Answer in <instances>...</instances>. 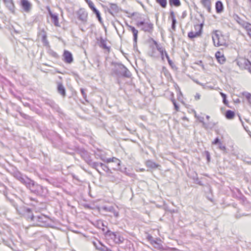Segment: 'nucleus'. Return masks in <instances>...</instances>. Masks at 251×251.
<instances>
[{"label":"nucleus","instance_id":"39","mask_svg":"<svg viewBox=\"0 0 251 251\" xmlns=\"http://www.w3.org/2000/svg\"><path fill=\"white\" fill-rule=\"evenodd\" d=\"M90 8H92L93 6H94V4L92 1H89L88 3H87Z\"/></svg>","mask_w":251,"mask_h":251},{"label":"nucleus","instance_id":"45","mask_svg":"<svg viewBox=\"0 0 251 251\" xmlns=\"http://www.w3.org/2000/svg\"><path fill=\"white\" fill-rule=\"evenodd\" d=\"M80 90H81V92L83 97L84 98L86 97V94L85 93V92H84L85 90L83 89H81Z\"/></svg>","mask_w":251,"mask_h":251},{"label":"nucleus","instance_id":"6","mask_svg":"<svg viewBox=\"0 0 251 251\" xmlns=\"http://www.w3.org/2000/svg\"><path fill=\"white\" fill-rule=\"evenodd\" d=\"M44 219H46V218L43 216L35 217L31 215V220L35 222V224L36 226H43L45 225L44 221Z\"/></svg>","mask_w":251,"mask_h":251},{"label":"nucleus","instance_id":"17","mask_svg":"<svg viewBox=\"0 0 251 251\" xmlns=\"http://www.w3.org/2000/svg\"><path fill=\"white\" fill-rule=\"evenodd\" d=\"M57 91L63 97L66 96V91L65 87L61 83H58L57 84Z\"/></svg>","mask_w":251,"mask_h":251},{"label":"nucleus","instance_id":"3","mask_svg":"<svg viewBox=\"0 0 251 251\" xmlns=\"http://www.w3.org/2000/svg\"><path fill=\"white\" fill-rule=\"evenodd\" d=\"M250 56L251 57V52L250 53ZM236 62L240 68L249 70L251 73V62L250 60L245 58L238 57L236 59Z\"/></svg>","mask_w":251,"mask_h":251},{"label":"nucleus","instance_id":"18","mask_svg":"<svg viewBox=\"0 0 251 251\" xmlns=\"http://www.w3.org/2000/svg\"><path fill=\"white\" fill-rule=\"evenodd\" d=\"M153 28V24L151 22H145L144 26L142 28V30L145 31H149Z\"/></svg>","mask_w":251,"mask_h":251},{"label":"nucleus","instance_id":"57","mask_svg":"<svg viewBox=\"0 0 251 251\" xmlns=\"http://www.w3.org/2000/svg\"><path fill=\"white\" fill-rule=\"evenodd\" d=\"M243 126H244V127L245 129L247 132H248V130L247 128H246V127L244 125H243Z\"/></svg>","mask_w":251,"mask_h":251},{"label":"nucleus","instance_id":"50","mask_svg":"<svg viewBox=\"0 0 251 251\" xmlns=\"http://www.w3.org/2000/svg\"><path fill=\"white\" fill-rule=\"evenodd\" d=\"M99 249L101 250V251H106L107 250V249L105 247L101 248Z\"/></svg>","mask_w":251,"mask_h":251},{"label":"nucleus","instance_id":"19","mask_svg":"<svg viewBox=\"0 0 251 251\" xmlns=\"http://www.w3.org/2000/svg\"><path fill=\"white\" fill-rule=\"evenodd\" d=\"M216 10L218 13H221L223 11L224 7L222 2L220 1H218L216 3Z\"/></svg>","mask_w":251,"mask_h":251},{"label":"nucleus","instance_id":"29","mask_svg":"<svg viewBox=\"0 0 251 251\" xmlns=\"http://www.w3.org/2000/svg\"><path fill=\"white\" fill-rule=\"evenodd\" d=\"M38 36L41 39L43 38H45V37H46L47 36L46 32L44 29H43V30H42L40 32V33H39Z\"/></svg>","mask_w":251,"mask_h":251},{"label":"nucleus","instance_id":"25","mask_svg":"<svg viewBox=\"0 0 251 251\" xmlns=\"http://www.w3.org/2000/svg\"><path fill=\"white\" fill-rule=\"evenodd\" d=\"M156 1L159 3L163 8H165L167 5V0H156Z\"/></svg>","mask_w":251,"mask_h":251},{"label":"nucleus","instance_id":"42","mask_svg":"<svg viewBox=\"0 0 251 251\" xmlns=\"http://www.w3.org/2000/svg\"><path fill=\"white\" fill-rule=\"evenodd\" d=\"M128 30L131 31L132 32H133V30H136V29L134 27L132 26L131 25H128Z\"/></svg>","mask_w":251,"mask_h":251},{"label":"nucleus","instance_id":"11","mask_svg":"<svg viewBox=\"0 0 251 251\" xmlns=\"http://www.w3.org/2000/svg\"><path fill=\"white\" fill-rule=\"evenodd\" d=\"M239 24L242 25V26L245 28L248 32V34L251 38V24L244 21H242Z\"/></svg>","mask_w":251,"mask_h":251},{"label":"nucleus","instance_id":"24","mask_svg":"<svg viewBox=\"0 0 251 251\" xmlns=\"http://www.w3.org/2000/svg\"><path fill=\"white\" fill-rule=\"evenodd\" d=\"M226 116L227 119H232L234 116V113L231 110H227L226 113Z\"/></svg>","mask_w":251,"mask_h":251},{"label":"nucleus","instance_id":"7","mask_svg":"<svg viewBox=\"0 0 251 251\" xmlns=\"http://www.w3.org/2000/svg\"><path fill=\"white\" fill-rule=\"evenodd\" d=\"M49 14L51 18V22L56 26H60L58 21V15L56 13H52L49 7L47 8Z\"/></svg>","mask_w":251,"mask_h":251},{"label":"nucleus","instance_id":"4","mask_svg":"<svg viewBox=\"0 0 251 251\" xmlns=\"http://www.w3.org/2000/svg\"><path fill=\"white\" fill-rule=\"evenodd\" d=\"M103 161L107 163H112L111 167L113 170H119L120 169L121 161L116 157L106 158L103 159Z\"/></svg>","mask_w":251,"mask_h":251},{"label":"nucleus","instance_id":"52","mask_svg":"<svg viewBox=\"0 0 251 251\" xmlns=\"http://www.w3.org/2000/svg\"><path fill=\"white\" fill-rule=\"evenodd\" d=\"M249 3V4H250V6L251 8V0H248Z\"/></svg>","mask_w":251,"mask_h":251},{"label":"nucleus","instance_id":"41","mask_svg":"<svg viewBox=\"0 0 251 251\" xmlns=\"http://www.w3.org/2000/svg\"><path fill=\"white\" fill-rule=\"evenodd\" d=\"M219 149L221 150H222V151H225L226 148V147L224 146H223L221 144H220V146H219Z\"/></svg>","mask_w":251,"mask_h":251},{"label":"nucleus","instance_id":"55","mask_svg":"<svg viewBox=\"0 0 251 251\" xmlns=\"http://www.w3.org/2000/svg\"><path fill=\"white\" fill-rule=\"evenodd\" d=\"M197 84H199L201 85V83H200V82L198 81H195Z\"/></svg>","mask_w":251,"mask_h":251},{"label":"nucleus","instance_id":"34","mask_svg":"<svg viewBox=\"0 0 251 251\" xmlns=\"http://www.w3.org/2000/svg\"><path fill=\"white\" fill-rule=\"evenodd\" d=\"M201 85L203 87V89H213V87L211 86H207L206 84H201Z\"/></svg>","mask_w":251,"mask_h":251},{"label":"nucleus","instance_id":"56","mask_svg":"<svg viewBox=\"0 0 251 251\" xmlns=\"http://www.w3.org/2000/svg\"><path fill=\"white\" fill-rule=\"evenodd\" d=\"M166 53H167V52L166 51V50H165L164 51V55H165L166 56Z\"/></svg>","mask_w":251,"mask_h":251},{"label":"nucleus","instance_id":"36","mask_svg":"<svg viewBox=\"0 0 251 251\" xmlns=\"http://www.w3.org/2000/svg\"><path fill=\"white\" fill-rule=\"evenodd\" d=\"M221 144V143L220 142L219 139L217 137L216 138L214 141L212 142V144Z\"/></svg>","mask_w":251,"mask_h":251},{"label":"nucleus","instance_id":"48","mask_svg":"<svg viewBox=\"0 0 251 251\" xmlns=\"http://www.w3.org/2000/svg\"><path fill=\"white\" fill-rule=\"evenodd\" d=\"M149 54L150 56H152V57H154L155 56V52L153 50H152V51L151 53H149Z\"/></svg>","mask_w":251,"mask_h":251},{"label":"nucleus","instance_id":"26","mask_svg":"<svg viewBox=\"0 0 251 251\" xmlns=\"http://www.w3.org/2000/svg\"><path fill=\"white\" fill-rule=\"evenodd\" d=\"M203 118H202L201 119H200V121L201 123H202L203 124V127L205 128H211L213 126V125H212L211 126L210 125V124H206L203 121Z\"/></svg>","mask_w":251,"mask_h":251},{"label":"nucleus","instance_id":"31","mask_svg":"<svg viewBox=\"0 0 251 251\" xmlns=\"http://www.w3.org/2000/svg\"><path fill=\"white\" fill-rule=\"evenodd\" d=\"M25 212L26 213V216L28 219H30L31 217V215H33L32 213L31 212L29 208H26Z\"/></svg>","mask_w":251,"mask_h":251},{"label":"nucleus","instance_id":"60","mask_svg":"<svg viewBox=\"0 0 251 251\" xmlns=\"http://www.w3.org/2000/svg\"><path fill=\"white\" fill-rule=\"evenodd\" d=\"M250 100H248V101L251 104V99H250Z\"/></svg>","mask_w":251,"mask_h":251},{"label":"nucleus","instance_id":"1","mask_svg":"<svg viewBox=\"0 0 251 251\" xmlns=\"http://www.w3.org/2000/svg\"><path fill=\"white\" fill-rule=\"evenodd\" d=\"M17 178L22 183L25 184L31 191L38 194L40 193V190L42 189L41 185L35 184L33 180L20 174L17 175Z\"/></svg>","mask_w":251,"mask_h":251},{"label":"nucleus","instance_id":"43","mask_svg":"<svg viewBox=\"0 0 251 251\" xmlns=\"http://www.w3.org/2000/svg\"><path fill=\"white\" fill-rule=\"evenodd\" d=\"M195 98L196 100H198L201 98V95L199 93H197L195 96Z\"/></svg>","mask_w":251,"mask_h":251},{"label":"nucleus","instance_id":"10","mask_svg":"<svg viewBox=\"0 0 251 251\" xmlns=\"http://www.w3.org/2000/svg\"><path fill=\"white\" fill-rule=\"evenodd\" d=\"M109 7L108 9V12L112 15L114 13H117L119 12V8L117 4L115 3H109Z\"/></svg>","mask_w":251,"mask_h":251},{"label":"nucleus","instance_id":"49","mask_svg":"<svg viewBox=\"0 0 251 251\" xmlns=\"http://www.w3.org/2000/svg\"><path fill=\"white\" fill-rule=\"evenodd\" d=\"M172 24L173 25H176V18L175 19H172Z\"/></svg>","mask_w":251,"mask_h":251},{"label":"nucleus","instance_id":"38","mask_svg":"<svg viewBox=\"0 0 251 251\" xmlns=\"http://www.w3.org/2000/svg\"><path fill=\"white\" fill-rule=\"evenodd\" d=\"M173 104L174 105V106H175V109L176 110V111H178V109H179V107L178 106H177V105L176 104V101L175 100H173Z\"/></svg>","mask_w":251,"mask_h":251},{"label":"nucleus","instance_id":"27","mask_svg":"<svg viewBox=\"0 0 251 251\" xmlns=\"http://www.w3.org/2000/svg\"><path fill=\"white\" fill-rule=\"evenodd\" d=\"M132 33H133V37H134V38H133L134 42L135 43H136L138 31L137 29L133 30Z\"/></svg>","mask_w":251,"mask_h":251},{"label":"nucleus","instance_id":"8","mask_svg":"<svg viewBox=\"0 0 251 251\" xmlns=\"http://www.w3.org/2000/svg\"><path fill=\"white\" fill-rule=\"evenodd\" d=\"M63 57L64 58V60L66 63L70 64L73 61L72 54L68 50H64Z\"/></svg>","mask_w":251,"mask_h":251},{"label":"nucleus","instance_id":"44","mask_svg":"<svg viewBox=\"0 0 251 251\" xmlns=\"http://www.w3.org/2000/svg\"><path fill=\"white\" fill-rule=\"evenodd\" d=\"M170 16L171 17V18L172 19H175L176 17H175V13L173 11H171V13H170Z\"/></svg>","mask_w":251,"mask_h":251},{"label":"nucleus","instance_id":"13","mask_svg":"<svg viewBox=\"0 0 251 251\" xmlns=\"http://www.w3.org/2000/svg\"><path fill=\"white\" fill-rule=\"evenodd\" d=\"M8 9L12 13L14 12V5L12 0H3Z\"/></svg>","mask_w":251,"mask_h":251},{"label":"nucleus","instance_id":"37","mask_svg":"<svg viewBox=\"0 0 251 251\" xmlns=\"http://www.w3.org/2000/svg\"><path fill=\"white\" fill-rule=\"evenodd\" d=\"M144 24H145L144 21H141V22H137L136 24V25L138 27H140L141 26H144Z\"/></svg>","mask_w":251,"mask_h":251},{"label":"nucleus","instance_id":"32","mask_svg":"<svg viewBox=\"0 0 251 251\" xmlns=\"http://www.w3.org/2000/svg\"><path fill=\"white\" fill-rule=\"evenodd\" d=\"M99 165L100 166V163L99 164L97 162H94L92 164V166L94 168H95V169L97 170V171L99 173H100L99 169H98V167L99 166Z\"/></svg>","mask_w":251,"mask_h":251},{"label":"nucleus","instance_id":"40","mask_svg":"<svg viewBox=\"0 0 251 251\" xmlns=\"http://www.w3.org/2000/svg\"><path fill=\"white\" fill-rule=\"evenodd\" d=\"M166 57L168 60V63L171 65L172 64V61L170 60V57L168 54V53H166Z\"/></svg>","mask_w":251,"mask_h":251},{"label":"nucleus","instance_id":"21","mask_svg":"<svg viewBox=\"0 0 251 251\" xmlns=\"http://www.w3.org/2000/svg\"><path fill=\"white\" fill-rule=\"evenodd\" d=\"M201 3L208 10L209 12H210L211 8L210 0H201Z\"/></svg>","mask_w":251,"mask_h":251},{"label":"nucleus","instance_id":"14","mask_svg":"<svg viewBox=\"0 0 251 251\" xmlns=\"http://www.w3.org/2000/svg\"><path fill=\"white\" fill-rule=\"evenodd\" d=\"M215 56L218 60V61L221 64H223L225 63L226 61V58L224 57V55H223L221 52L220 51H217L215 54Z\"/></svg>","mask_w":251,"mask_h":251},{"label":"nucleus","instance_id":"20","mask_svg":"<svg viewBox=\"0 0 251 251\" xmlns=\"http://www.w3.org/2000/svg\"><path fill=\"white\" fill-rule=\"evenodd\" d=\"M154 44L156 46L157 50L160 53L162 59H164V51L165 50L161 46L158 45L156 41H154Z\"/></svg>","mask_w":251,"mask_h":251},{"label":"nucleus","instance_id":"59","mask_svg":"<svg viewBox=\"0 0 251 251\" xmlns=\"http://www.w3.org/2000/svg\"><path fill=\"white\" fill-rule=\"evenodd\" d=\"M86 2L88 3L89 1H91L90 0H85Z\"/></svg>","mask_w":251,"mask_h":251},{"label":"nucleus","instance_id":"22","mask_svg":"<svg viewBox=\"0 0 251 251\" xmlns=\"http://www.w3.org/2000/svg\"><path fill=\"white\" fill-rule=\"evenodd\" d=\"M201 31H198V32L191 31V32H190L189 33H188V36L190 38L192 39V38L199 36L201 34Z\"/></svg>","mask_w":251,"mask_h":251},{"label":"nucleus","instance_id":"54","mask_svg":"<svg viewBox=\"0 0 251 251\" xmlns=\"http://www.w3.org/2000/svg\"><path fill=\"white\" fill-rule=\"evenodd\" d=\"M172 28L173 29H175V25H172Z\"/></svg>","mask_w":251,"mask_h":251},{"label":"nucleus","instance_id":"16","mask_svg":"<svg viewBox=\"0 0 251 251\" xmlns=\"http://www.w3.org/2000/svg\"><path fill=\"white\" fill-rule=\"evenodd\" d=\"M146 165L148 167L151 169H156L160 167L159 165L155 163L154 162L151 160H147L146 162Z\"/></svg>","mask_w":251,"mask_h":251},{"label":"nucleus","instance_id":"51","mask_svg":"<svg viewBox=\"0 0 251 251\" xmlns=\"http://www.w3.org/2000/svg\"><path fill=\"white\" fill-rule=\"evenodd\" d=\"M93 12L96 14H98L99 12H100L97 9H95L94 11H93Z\"/></svg>","mask_w":251,"mask_h":251},{"label":"nucleus","instance_id":"46","mask_svg":"<svg viewBox=\"0 0 251 251\" xmlns=\"http://www.w3.org/2000/svg\"><path fill=\"white\" fill-rule=\"evenodd\" d=\"M97 17L98 18L99 21L100 22L101 18L100 17V13L99 12L98 14H96Z\"/></svg>","mask_w":251,"mask_h":251},{"label":"nucleus","instance_id":"28","mask_svg":"<svg viewBox=\"0 0 251 251\" xmlns=\"http://www.w3.org/2000/svg\"><path fill=\"white\" fill-rule=\"evenodd\" d=\"M100 166L101 167L103 171H104L106 172H108L110 171V169H109L108 167L106 165H105L102 163H100Z\"/></svg>","mask_w":251,"mask_h":251},{"label":"nucleus","instance_id":"47","mask_svg":"<svg viewBox=\"0 0 251 251\" xmlns=\"http://www.w3.org/2000/svg\"><path fill=\"white\" fill-rule=\"evenodd\" d=\"M113 214H114V216L116 217H118L119 216V213L117 211H114Z\"/></svg>","mask_w":251,"mask_h":251},{"label":"nucleus","instance_id":"2","mask_svg":"<svg viewBox=\"0 0 251 251\" xmlns=\"http://www.w3.org/2000/svg\"><path fill=\"white\" fill-rule=\"evenodd\" d=\"M212 38L214 45L215 47L225 46L226 44V41L220 31L216 30L214 31L212 33Z\"/></svg>","mask_w":251,"mask_h":251},{"label":"nucleus","instance_id":"30","mask_svg":"<svg viewBox=\"0 0 251 251\" xmlns=\"http://www.w3.org/2000/svg\"><path fill=\"white\" fill-rule=\"evenodd\" d=\"M221 96L222 97L223 99V103L226 105L228 103L227 102V100H226V96L225 94L222 93V92H220V93Z\"/></svg>","mask_w":251,"mask_h":251},{"label":"nucleus","instance_id":"23","mask_svg":"<svg viewBox=\"0 0 251 251\" xmlns=\"http://www.w3.org/2000/svg\"><path fill=\"white\" fill-rule=\"evenodd\" d=\"M169 3L171 5H174L178 7L181 5L179 0H169Z\"/></svg>","mask_w":251,"mask_h":251},{"label":"nucleus","instance_id":"35","mask_svg":"<svg viewBox=\"0 0 251 251\" xmlns=\"http://www.w3.org/2000/svg\"><path fill=\"white\" fill-rule=\"evenodd\" d=\"M244 96H245V97L247 98V99L248 100H250L251 99V94L249 93H246L244 95Z\"/></svg>","mask_w":251,"mask_h":251},{"label":"nucleus","instance_id":"9","mask_svg":"<svg viewBox=\"0 0 251 251\" xmlns=\"http://www.w3.org/2000/svg\"><path fill=\"white\" fill-rule=\"evenodd\" d=\"M149 240L151 245H153L154 248L158 249L162 248V246L161 244V240L160 239H157L156 240H154L151 236H150Z\"/></svg>","mask_w":251,"mask_h":251},{"label":"nucleus","instance_id":"5","mask_svg":"<svg viewBox=\"0 0 251 251\" xmlns=\"http://www.w3.org/2000/svg\"><path fill=\"white\" fill-rule=\"evenodd\" d=\"M22 9L26 13H29L32 8V5L27 0H21L20 2Z\"/></svg>","mask_w":251,"mask_h":251},{"label":"nucleus","instance_id":"12","mask_svg":"<svg viewBox=\"0 0 251 251\" xmlns=\"http://www.w3.org/2000/svg\"><path fill=\"white\" fill-rule=\"evenodd\" d=\"M78 19L82 22L85 23L87 21V13L82 9L78 12Z\"/></svg>","mask_w":251,"mask_h":251},{"label":"nucleus","instance_id":"58","mask_svg":"<svg viewBox=\"0 0 251 251\" xmlns=\"http://www.w3.org/2000/svg\"><path fill=\"white\" fill-rule=\"evenodd\" d=\"M206 119H207V120H209V118H210L209 116H208V115H207V116H206Z\"/></svg>","mask_w":251,"mask_h":251},{"label":"nucleus","instance_id":"15","mask_svg":"<svg viewBox=\"0 0 251 251\" xmlns=\"http://www.w3.org/2000/svg\"><path fill=\"white\" fill-rule=\"evenodd\" d=\"M119 69L121 71V73L125 76L128 77L130 75L129 71L123 65H118Z\"/></svg>","mask_w":251,"mask_h":251},{"label":"nucleus","instance_id":"33","mask_svg":"<svg viewBox=\"0 0 251 251\" xmlns=\"http://www.w3.org/2000/svg\"><path fill=\"white\" fill-rule=\"evenodd\" d=\"M41 40L45 46H48L49 42L47 40V36L45 38H42Z\"/></svg>","mask_w":251,"mask_h":251},{"label":"nucleus","instance_id":"53","mask_svg":"<svg viewBox=\"0 0 251 251\" xmlns=\"http://www.w3.org/2000/svg\"><path fill=\"white\" fill-rule=\"evenodd\" d=\"M91 9L92 10V11H94L95 9H96V8H95V6H93V7L92 8H91Z\"/></svg>","mask_w":251,"mask_h":251}]
</instances>
